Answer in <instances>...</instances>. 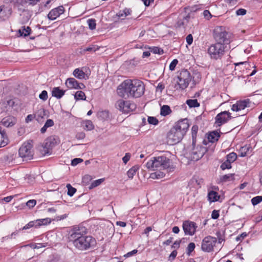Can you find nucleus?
I'll list each match as a JSON object with an SVG mask.
<instances>
[{
	"label": "nucleus",
	"mask_w": 262,
	"mask_h": 262,
	"mask_svg": "<svg viewBox=\"0 0 262 262\" xmlns=\"http://www.w3.org/2000/svg\"><path fill=\"white\" fill-rule=\"evenodd\" d=\"M138 252V250L137 249H134L132 250V251H130L129 252H127L126 254H125L124 256L126 258L130 257L133 256L134 254H136Z\"/></svg>",
	"instance_id": "obj_54"
},
{
	"label": "nucleus",
	"mask_w": 262,
	"mask_h": 262,
	"mask_svg": "<svg viewBox=\"0 0 262 262\" xmlns=\"http://www.w3.org/2000/svg\"><path fill=\"white\" fill-rule=\"evenodd\" d=\"M47 246V244L45 243H38L35 244V249H39L42 247H45Z\"/></svg>",
	"instance_id": "obj_64"
},
{
	"label": "nucleus",
	"mask_w": 262,
	"mask_h": 262,
	"mask_svg": "<svg viewBox=\"0 0 262 262\" xmlns=\"http://www.w3.org/2000/svg\"><path fill=\"white\" fill-rule=\"evenodd\" d=\"M85 137V134L83 132H78L76 135V138L78 140L83 139Z\"/></svg>",
	"instance_id": "obj_50"
},
{
	"label": "nucleus",
	"mask_w": 262,
	"mask_h": 262,
	"mask_svg": "<svg viewBox=\"0 0 262 262\" xmlns=\"http://www.w3.org/2000/svg\"><path fill=\"white\" fill-rule=\"evenodd\" d=\"M31 31V28L29 27H27L25 28L23 27L22 30H19V32L20 33L21 35H24V36H27L30 34V32Z\"/></svg>",
	"instance_id": "obj_34"
},
{
	"label": "nucleus",
	"mask_w": 262,
	"mask_h": 262,
	"mask_svg": "<svg viewBox=\"0 0 262 262\" xmlns=\"http://www.w3.org/2000/svg\"><path fill=\"white\" fill-rule=\"evenodd\" d=\"M216 244L217 238L215 237L208 235L202 239L201 250L206 253L212 252Z\"/></svg>",
	"instance_id": "obj_7"
},
{
	"label": "nucleus",
	"mask_w": 262,
	"mask_h": 262,
	"mask_svg": "<svg viewBox=\"0 0 262 262\" xmlns=\"http://www.w3.org/2000/svg\"><path fill=\"white\" fill-rule=\"evenodd\" d=\"M38 228L37 224L36 223V220L30 221L27 224H26L25 226L23 227L22 230H27L29 229L32 227Z\"/></svg>",
	"instance_id": "obj_32"
},
{
	"label": "nucleus",
	"mask_w": 262,
	"mask_h": 262,
	"mask_svg": "<svg viewBox=\"0 0 262 262\" xmlns=\"http://www.w3.org/2000/svg\"><path fill=\"white\" fill-rule=\"evenodd\" d=\"M67 187L68 188V195L72 196L76 192V189L73 187L70 184H67Z\"/></svg>",
	"instance_id": "obj_35"
},
{
	"label": "nucleus",
	"mask_w": 262,
	"mask_h": 262,
	"mask_svg": "<svg viewBox=\"0 0 262 262\" xmlns=\"http://www.w3.org/2000/svg\"><path fill=\"white\" fill-rule=\"evenodd\" d=\"M145 85L140 80L126 79L122 81L116 90L117 95L122 98H138L145 92Z\"/></svg>",
	"instance_id": "obj_1"
},
{
	"label": "nucleus",
	"mask_w": 262,
	"mask_h": 262,
	"mask_svg": "<svg viewBox=\"0 0 262 262\" xmlns=\"http://www.w3.org/2000/svg\"><path fill=\"white\" fill-rule=\"evenodd\" d=\"M17 119L12 116H8L4 117L1 121V124L5 127H9L13 126L16 124Z\"/></svg>",
	"instance_id": "obj_19"
},
{
	"label": "nucleus",
	"mask_w": 262,
	"mask_h": 262,
	"mask_svg": "<svg viewBox=\"0 0 262 262\" xmlns=\"http://www.w3.org/2000/svg\"><path fill=\"white\" fill-rule=\"evenodd\" d=\"M69 238L75 249L81 251L94 249L97 245L96 239L91 235L84 234L80 227L73 228Z\"/></svg>",
	"instance_id": "obj_2"
},
{
	"label": "nucleus",
	"mask_w": 262,
	"mask_h": 262,
	"mask_svg": "<svg viewBox=\"0 0 262 262\" xmlns=\"http://www.w3.org/2000/svg\"><path fill=\"white\" fill-rule=\"evenodd\" d=\"M186 103L189 107H198L200 105L197 99H188L186 101Z\"/></svg>",
	"instance_id": "obj_28"
},
{
	"label": "nucleus",
	"mask_w": 262,
	"mask_h": 262,
	"mask_svg": "<svg viewBox=\"0 0 262 262\" xmlns=\"http://www.w3.org/2000/svg\"><path fill=\"white\" fill-rule=\"evenodd\" d=\"M220 216L219 211L213 210L211 213V218L213 219H217Z\"/></svg>",
	"instance_id": "obj_51"
},
{
	"label": "nucleus",
	"mask_w": 262,
	"mask_h": 262,
	"mask_svg": "<svg viewBox=\"0 0 262 262\" xmlns=\"http://www.w3.org/2000/svg\"><path fill=\"white\" fill-rule=\"evenodd\" d=\"M104 181V179H100L94 181L91 186V188H94L100 185Z\"/></svg>",
	"instance_id": "obj_42"
},
{
	"label": "nucleus",
	"mask_w": 262,
	"mask_h": 262,
	"mask_svg": "<svg viewBox=\"0 0 262 262\" xmlns=\"http://www.w3.org/2000/svg\"><path fill=\"white\" fill-rule=\"evenodd\" d=\"M180 241H176L174 242L173 245L171 246V248L176 250L179 249L180 247Z\"/></svg>",
	"instance_id": "obj_58"
},
{
	"label": "nucleus",
	"mask_w": 262,
	"mask_h": 262,
	"mask_svg": "<svg viewBox=\"0 0 262 262\" xmlns=\"http://www.w3.org/2000/svg\"><path fill=\"white\" fill-rule=\"evenodd\" d=\"M57 143V140L54 137L51 136L47 138L42 146L45 153L49 154L52 148Z\"/></svg>",
	"instance_id": "obj_16"
},
{
	"label": "nucleus",
	"mask_w": 262,
	"mask_h": 262,
	"mask_svg": "<svg viewBox=\"0 0 262 262\" xmlns=\"http://www.w3.org/2000/svg\"><path fill=\"white\" fill-rule=\"evenodd\" d=\"M65 93V91L60 90L59 87H55L53 89L52 91V95L57 99L61 98Z\"/></svg>",
	"instance_id": "obj_22"
},
{
	"label": "nucleus",
	"mask_w": 262,
	"mask_h": 262,
	"mask_svg": "<svg viewBox=\"0 0 262 262\" xmlns=\"http://www.w3.org/2000/svg\"><path fill=\"white\" fill-rule=\"evenodd\" d=\"M195 247V245L194 243H189L187 247V254L189 256L190 255L191 252L194 251Z\"/></svg>",
	"instance_id": "obj_36"
},
{
	"label": "nucleus",
	"mask_w": 262,
	"mask_h": 262,
	"mask_svg": "<svg viewBox=\"0 0 262 262\" xmlns=\"http://www.w3.org/2000/svg\"><path fill=\"white\" fill-rule=\"evenodd\" d=\"M8 141L6 132H0V147L7 145L8 143Z\"/></svg>",
	"instance_id": "obj_24"
},
{
	"label": "nucleus",
	"mask_w": 262,
	"mask_h": 262,
	"mask_svg": "<svg viewBox=\"0 0 262 262\" xmlns=\"http://www.w3.org/2000/svg\"><path fill=\"white\" fill-rule=\"evenodd\" d=\"M203 15L208 20L210 19L212 17V15L211 14L210 11L208 10H205L204 11Z\"/></svg>",
	"instance_id": "obj_53"
},
{
	"label": "nucleus",
	"mask_w": 262,
	"mask_h": 262,
	"mask_svg": "<svg viewBox=\"0 0 262 262\" xmlns=\"http://www.w3.org/2000/svg\"><path fill=\"white\" fill-rule=\"evenodd\" d=\"M213 36L216 42L224 43V46H226L230 42L228 33L223 27H216L214 30Z\"/></svg>",
	"instance_id": "obj_6"
},
{
	"label": "nucleus",
	"mask_w": 262,
	"mask_h": 262,
	"mask_svg": "<svg viewBox=\"0 0 262 262\" xmlns=\"http://www.w3.org/2000/svg\"><path fill=\"white\" fill-rule=\"evenodd\" d=\"M83 128L86 130H91L94 129V126L92 121L86 120L82 122Z\"/></svg>",
	"instance_id": "obj_26"
},
{
	"label": "nucleus",
	"mask_w": 262,
	"mask_h": 262,
	"mask_svg": "<svg viewBox=\"0 0 262 262\" xmlns=\"http://www.w3.org/2000/svg\"><path fill=\"white\" fill-rule=\"evenodd\" d=\"M178 63V59H173L171 62V63H170V65H169V70L170 71H173L174 70L175 68H176V66L177 65V64Z\"/></svg>",
	"instance_id": "obj_45"
},
{
	"label": "nucleus",
	"mask_w": 262,
	"mask_h": 262,
	"mask_svg": "<svg viewBox=\"0 0 262 262\" xmlns=\"http://www.w3.org/2000/svg\"><path fill=\"white\" fill-rule=\"evenodd\" d=\"M83 160L80 158H75L71 162V165L73 166H76L78 164L82 162Z\"/></svg>",
	"instance_id": "obj_52"
},
{
	"label": "nucleus",
	"mask_w": 262,
	"mask_h": 262,
	"mask_svg": "<svg viewBox=\"0 0 262 262\" xmlns=\"http://www.w3.org/2000/svg\"><path fill=\"white\" fill-rule=\"evenodd\" d=\"M247 11L244 9H239L236 11V14L237 15H244L246 14Z\"/></svg>",
	"instance_id": "obj_55"
},
{
	"label": "nucleus",
	"mask_w": 262,
	"mask_h": 262,
	"mask_svg": "<svg viewBox=\"0 0 262 262\" xmlns=\"http://www.w3.org/2000/svg\"><path fill=\"white\" fill-rule=\"evenodd\" d=\"M234 174L233 173H229L227 174L223 175L220 178V181L222 182H226L234 180Z\"/></svg>",
	"instance_id": "obj_27"
},
{
	"label": "nucleus",
	"mask_w": 262,
	"mask_h": 262,
	"mask_svg": "<svg viewBox=\"0 0 262 262\" xmlns=\"http://www.w3.org/2000/svg\"><path fill=\"white\" fill-rule=\"evenodd\" d=\"M153 52L154 53L158 54L160 55L164 53L163 50L158 47H155L154 49H153Z\"/></svg>",
	"instance_id": "obj_56"
},
{
	"label": "nucleus",
	"mask_w": 262,
	"mask_h": 262,
	"mask_svg": "<svg viewBox=\"0 0 262 262\" xmlns=\"http://www.w3.org/2000/svg\"><path fill=\"white\" fill-rule=\"evenodd\" d=\"M116 107L124 113H128L136 108V105L130 101L120 99L116 102Z\"/></svg>",
	"instance_id": "obj_11"
},
{
	"label": "nucleus",
	"mask_w": 262,
	"mask_h": 262,
	"mask_svg": "<svg viewBox=\"0 0 262 262\" xmlns=\"http://www.w3.org/2000/svg\"><path fill=\"white\" fill-rule=\"evenodd\" d=\"M220 137V132L217 131H213L209 133L207 136L208 141L204 140L203 144L207 146L208 148L210 150V153L213 152L215 144L214 143L216 142Z\"/></svg>",
	"instance_id": "obj_10"
},
{
	"label": "nucleus",
	"mask_w": 262,
	"mask_h": 262,
	"mask_svg": "<svg viewBox=\"0 0 262 262\" xmlns=\"http://www.w3.org/2000/svg\"><path fill=\"white\" fill-rule=\"evenodd\" d=\"M231 118V113L228 111H223L219 113L215 117V126L220 127L226 123Z\"/></svg>",
	"instance_id": "obj_13"
},
{
	"label": "nucleus",
	"mask_w": 262,
	"mask_h": 262,
	"mask_svg": "<svg viewBox=\"0 0 262 262\" xmlns=\"http://www.w3.org/2000/svg\"><path fill=\"white\" fill-rule=\"evenodd\" d=\"M74 98L76 100H85L86 96L83 92L79 91L76 92Z\"/></svg>",
	"instance_id": "obj_30"
},
{
	"label": "nucleus",
	"mask_w": 262,
	"mask_h": 262,
	"mask_svg": "<svg viewBox=\"0 0 262 262\" xmlns=\"http://www.w3.org/2000/svg\"><path fill=\"white\" fill-rule=\"evenodd\" d=\"M144 5L146 7L149 6L151 3H153L154 0H142Z\"/></svg>",
	"instance_id": "obj_63"
},
{
	"label": "nucleus",
	"mask_w": 262,
	"mask_h": 262,
	"mask_svg": "<svg viewBox=\"0 0 262 262\" xmlns=\"http://www.w3.org/2000/svg\"><path fill=\"white\" fill-rule=\"evenodd\" d=\"M19 155L26 160H30L33 158L32 145L29 142H25L19 149Z\"/></svg>",
	"instance_id": "obj_12"
},
{
	"label": "nucleus",
	"mask_w": 262,
	"mask_h": 262,
	"mask_svg": "<svg viewBox=\"0 0 262 262\" xmlns=\"http://www.w3.org/2000/svg\"><path fill=\"white\" fill-rule=\"evenodd\" d=\"M189 127L187 119H181L176 122L167 134V143L173 145L180 142L186 135Z\"/></svg>",
	"instance_id": "obj_3"
},
{
	"label": "nucleus",
	"mask_w": 262,
	"mask_h": 262,
	"mask_svg": "<svg viewBox=\"0 0 262 262\" xmlns=\"http://www.w3.org/2000/svg\"><path fill=\"white\" fill-rule=\"evenodd\" d=\"M131 157V155L130 153L127 152L126 153L125 156L122 158V161L123 163L126 164L128 161L130 160Z\"/></svg>",
	"instance_id": "obj_48"
},
{
	"label": "nucleus",
	"mask_w": 262,
	"mask_h": 262,
	"mask_svg": "<svg viewBox=\"0 0 262 262\" xmlns=\"http://www.w3.org/2000/svg\"><path fill=\"white\" fill-rule=\"evenodd\" d=\"M51 222V219L49 218L36 220V223L37 224L38 228L41 225H47L50 224Z\"/></svg>",
	"instance_id": "obj_29"
},
{
	"label": "nucleus",
	"mask_w": 262,
	"mask_h": 262,
	"mask_svg": "<svg viewBox=\"0 0 262 262\" xmlns=\"http://www.w3.org/2000/svg\"><path fill=\"white\" fill-rule=\"evenodd\" d=\"M34 118L35 115L32 114L28 115L26 118V122L27 123H29V122L31 121Z\"/></svg>",
	"instance_id": "obj_61"
},
{
	"label": "nucleus",
	"mask_w": 262,
	"mask_h": 262,
	"mask_svg": "<svg viewBox=\"0 0 262 262\" xmlns=\"http://www.w3.org/2000/svg\"><path fill=\"white\" fill-rule=\"evenodd\" d=\"M39 98L43 100H47L48 99V93L46 91L44 90L41 92V93L39 95Z\"/></svg>",
	"instance_id": "obj_47"
},
{
	"label": "nucleus",
	"mask_w": 262,
	"mask_h": 262,
	"mask_svg": "<svg viewBox=\"0 0 262 262\" xmlns=\"http://www.w3.org/2000/svg\"><path fill=\"white\" fill-rule=\"evenodd\" d=\"M262 202V196H256L251 199V203L255 206Z\"/></svg>",
	"instance_id": "obj_37"
},
{
	"label": "nucleus",
	"mask_w": 262,
	"mask_h": 262,
	"mask_svg": "<svg viewBox=\"0 0 262 262\" xmlns=\"http://www.w3.org/2000/svg\"><path fill=\"white\" fill-rule=\"evenodd\" d=\"M208 200L210 203L215 202L219 200L220 195L213 190L209 191L207 194Z\"/></svg>",
	"instance_id": "obj_20"
},
{
	"label": "nucleus",
	"mask_w": 262,
	"mask_h": 262,
	"mask_svg": "<svg viewBox=\"0 0 262 262\" xmlns=\"http://www.w3.org/2000/svg\"><path fill=\"white\" fill-rule=\"evenodd\" d=\"M186 42L188 45H191L193 41V37L191 34H189L187 36L186 38Z\"/></svg>",
	"instance_id": "obj_59"
},
{
	"label": "nucleus",
	"mask_w": 262,
	"mask_h": 262,
	"mask_svg": "<svg viewBox=\"0 0 262 262\" xmlns=\"http://www.w3.org/2000/svg\"><path fill=\"white\" fill-rule=\"evenodd\" d=\"M147 120L150 124L157 125L159 123L158 120L154 117H148Z\"/></svg>",
	"instance_id": "obj_40"
},
{
	"label": "nucleus",
	"mask_w": 262,
	"mask_h": 262,
	"mask_svg": "<svg viewBox=\"0 0 262 262\" xmlns=\"http://www.w3.org/2000/svg\"><path fill=\"white\" fill-rule=\"evenodd\" d=\"M132 10L129 9L125 8L123 10L122 13H120L119 14V17L126 16L131 14Z\"/></svg>",
	"instance_id": "obj_44"
},
{
	"label": "nucleus",
	"mask_w": 262,
	"mask_h": 262,
	"mask_svg": "<svg viewBox=\"0 0 262 262\" xmlns=\"http://www.w3.org/2000/svg\"><path fill=\"white\" fill-rule=\"evenodd\" d=\"M178 252L176 250H174L169 255V259L173 260L177 256Z\"/></svg>",
	"instance_id": "obj_60"
},
{
	"label": "nucleus",
	"mask_w": 262,
	"mask_h": 262,
	"mask_svg": "<svg viewBox=\"0 0 262 262\" xmlns=\"http://www.w3.org/2000/svg\"><path fill=\"white\" fill-rule=\"evenodd\" d=\"M137 170V168L135 166H133L130 168L127 172V174L129 179H133L134 176L136 174Z\"/></svg>",
	"instance_id": "obj_31"
},
{
	"label": "nucleus",
	"mask_w": 262,
	"mask_h": 262,
	"mask_svg": "<svg viewBox=\"0 0 262 262\" xmlns=\"http://www.w3.org/2000/svg\"><path fill=\"white\" fill-rule=\"evenodd\" d=\"M226 48V46L224 43L216 42L209 46L207 50L208 53L212 59H221L225 54Z\"/></svg>",
	"instance_id": "obj_5"
},
{
	"label": "nucleus",
	"mask_w": 262,
	"mask_h": 262,
	"mask_svg": "<svg viewBox=\"0 0 262 262\" xmlns=\"http://www.w3.org/2000/svg\"><path fill=\"white\" fill-rule=\"evenodd\" d=\"M193 147L190 154L191 160L198 161L201 159L207 151L210 152V150L207 146L204 147L201 145H195V142L193 140Z\"/></svg>",
	"instance_id": "obj_8"
},
{
	"label": "nucleus",
	"mask_w": 262,
	"mask_h": 262,
	"mask_svg": "<svg viewBox=\"0 0 262 262\" xmlns=\"http://www.w3.org/2000/svg\"><path fill=\"white\" fill-rule=\"evenodd\" d=\"M146 167L151 170H160L170 167V161L165 156L153 157L146 163Z\"/></svg>",
	"instance_id": "obj_4"
},
{
	"label": "nucleus",
	"mask_w": 262,
	"mask_h": 262,
	"mask_svg": "<svg viewBox=\"0 0 262 262\" xmlns=\"http://www.w3.org/2000/svg\"><path fill=\"white\" fill-rule=\"evenodd\" d=\"M36 204V201L35 200H30L26 203V205L30 209L33 208Z\"/></svg>",
	"instance_id": "obj_41"
},
{
	"label": "nucleus",
	"mask_w": 262,
	"mask_h": 262,
	"mask_svg": "<svg viewBox=\"0 0 262 262\" xmlns=\"http://www.w3.org/2000/svg\"><path fill=\"white\" fill-rule=\"evenodd\" d=\"M16 195H15V196ZM14 196H15V195L8 196L5 197L3 200L5 202L8 203V202H10L14 198Z\"/></svg>",
	"instance_id": "obj_62"
},
{
	"label": "nucleus",
	"mask_w": 262,
	"mask_h": 262,
	"mask_svg": "<svg viewBox=\"0 0 262 262\" xmlns=\"http://www.w3.org/2000/svg\"><path fill=\"white\" fill-rule=\"evenodd\" d=\"M237 155L235 152H232L228 154L226 156L227 160L231 163L234 162L237 159Z\"/></svg>",
	"instance_id": "obj_33"
},
{
	"label": "nucleus",
	"mask_w": 262,
	"mask_h": 262,
	"mask_svg": "<svg viewBox=\"0 0 262 262\" xmlns=\"http://www.w3.org/2000/svg\"><path fill=\"white\" fill-rule=\"evenodd\" d=\"M99 48H98L95 45H92L90 47H89L83 50L84 52H95L98 50Z\"/></svg>",
	"instance_id": "obj_43"
},
{
	"label": "nucleus",
	"mask_w": 262,
	"mask_h": 262,
	"mask_svg": "<svg viewBox=\"0 0 262 262\" xmlns=\"http://www.w3.org/2000/svg\"><path fill=\"white\" fill-rule=\"evenodd\" d=\"M196 224L193 222L186 221L183 223V229L186 235H194L196 232Z\"/></svg>",
	"instance_id": "obj_14"
},
{
	"label": "nucleus",
	"mask_w": 262,
	"mask_h": 262,
	"mask_svg": "<svg viewBox=\"0 0 262 262\" xmlns=\"http://www.w3.org/2000/svg\"><path fill=\"white\" fill-rule=\"evenodd\" d=\"M46 127H50L53 126L54 124V121L52 119H48L45 124Z\"/></svg>",
	"instance_id": "obj_57"
},
{
	"label": "nucleus",
	"mask_w": 262,
	"mask_h": 262,
	"mask_svg": "<svg viewBox=\"0 0 262 262\" xmlns=\"http://www.w3.org/2000/svg\"><path fill=\"white\" fill-rule=\"evenodd\" d=\"M250 101L249 99L238 100L232 105L231 110L233 112H239L250 107Z\"/></svg>",
	"instance_id": "obj_15"
},
{
	"label": "nucleus",
	"mask_w": 262,
	"mask_h": 262,
	"mask_svg": "<svg viewBox=\"0 0 262 262\" xmlns=\"http://www.w3.org/2000/svg\"><path fill=\"white\" fill-rule=\"evenodd\" d=\"M251 149V147L249 144H246L241 147L239 150V156L242 157L246 156Z\"/></svg>",
	"instance_id": "obj_23"
},
{
	"label": "nucleus",
	"mask_w": 262,
	"mask_h": 262,
	"mask_svg": "<svg viewBox=\"0 0 262 262\" xmlns=\"http://www.w3.org/2000/svg\"><path fill=\"white\" fill-rule=\"evenodd\" d=\"M4 2L7 4H13L14 6H18L20 4L19 0H5Z\"/></svg>",
	"instance_id": "obj_46"
},
{
	"label": "nucleus",
	"mask_w": 262,
	"mask_h": 262,
	"mask_svg": "<svg viewBox=\"0 0 262 262\" xmlns=\"http://www.w3.org/2000/svg\"><path fill=\"white\" fill-rule=\"evenodd\" d=\"M73 76L79 79H86L88 78L87 75L83 70L79 68L75 69L73 72Z\"/></svg>",
	"instance_id": "obj_21"
},
{
	"label": "nucleus",
	"mask_w": 262,
	"mask_h": 262,
	"mask_svg": "<svg viewBox=\"0 0 262 262\" xmlns=\"http://www.w3.org/2000/svg\"><path fill=\"white\" fill-rule=\"evenodd\" d=\"M198 130V126L197 125H193L191 128V133L192 138H194L196 137Z\"/></svg>",
	"instance_id": "obj_49"
},
{
	"label": "nucleus",
	"mask_w": 262,
	"mask_h": 262,
	"mask_svg": "<svg viewBox=\"0 0 262 262\" xmlns=\"http://www.w3.org/2000/svg\"><path fill=\"white\" fill-rule=\"evenodd\" d=\"M64 12V8L63 6H59L52 9L48 14V18L52 20L56 19Z\"/></svg>",
	"instance_id": "obj_18"
},
{
	"label": "nucleus",
	"mask_w": 262,
	"mask_h": 262,
	"mask_svg": "<svg viewBox=\"0 0 262 262\" xmlns=\"http://www.w3.org/2000/svg\"><path fill=\"white\" fill-rule=\"evenodd\" d=\"M231 162L228 161V160H226L221 165V168L222 170H225L226 169H230L231 168Z\"/></svg>",
	"instance_id": "obj_38"
},
{
	"label": "nucleus",
	"mask_w": 262,
	"mask_h": 262,
	"mask_svg": "<svg viewBox=\"0 0 262 262\" xmlns=\"http://www.w3.org/2000/svg\"><path fill=\"white\" fill-rule=\"evenodd\" d=\"M172 112V111L169 107V106L167 105H164L161 106L160 109V115L163 116H166L169 114H170Z\"/></svg>",
	"instance_id": "obj_25"
},
{
	"label": "nucleus",
	"mask_w": 262,
	"mask_h": 262,
	"mask_svg": "<svg viewBox=\"0 0 262 262\" xmlns=\"http://www.w3.org/2000/svg\"><path fill=\"white\" fill-rule=\"evenodd\" d=\"M67 87L70 89H83L85 86L82 83H79L74 78H69L66 81Z\"/></svg>",
	"instance_id": "obj_17"
},
{
	"label": "nucleus",
	"mask_w": 262,
	"mask_h": 262,
	"mask_svg": "<svg viewBox=\"0 0 262 262\" xmlns=\"http://www.w3.org/2000/svg\"><path fill=\"white\" fill-rule=\"evenodd\" d=\"M178 79L177 83L179 88L182 90L185 89L191 80L190 73L186 69L181 70L178 76Z\"/></svg>",
	"instance_id": "obj_9"
},
{
	"label": "nucleus",
	"mask_w": 262,
	"mask_h": 262,
	"mask_svg": "<svg viewBox=\"0 0 262 262\" xmlns=\"http://www.w3.org/2000/svg\"><path fill=\"white\" fill-rule=\"evenodd\" d=\"M88 23L89 28L91 30H94L96 28V20L94 19H89L88 20Z\"/></svg>",
	"instance_id": "obj_39"
}]
</instances>
